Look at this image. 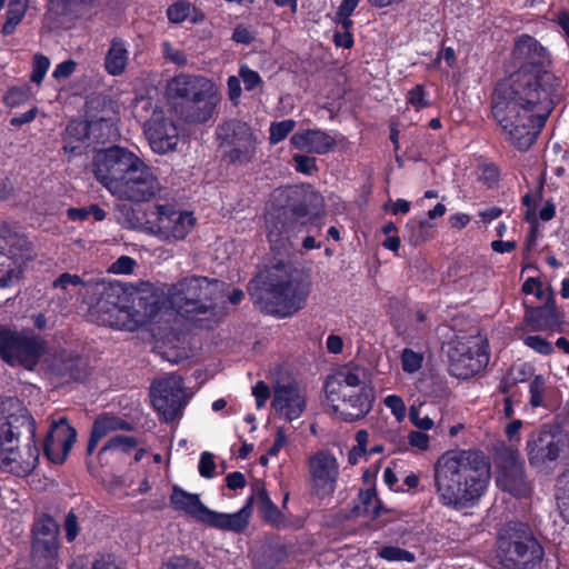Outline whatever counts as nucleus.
<instances>
[{"mask_svg":"<svg viewBox=\"0 0 569 569\" xmlns=\"http://www.w3.org/2000/svg\"><path fill=\"white\" fill-rule=\"evenodd\" d=\"M13 274V261L9 256L0 253V286H8Z\"/></svg>","mask_w":569,"mask_h":569,"instance_id":"obj_55","label":"nucleus"},{"mask_svg":"<svg viewBox=\"0 0 569 569\" xmlns=\"http://www.w3.org/2000/svg\"><path fill=\"white\" fill-rule=\"evenodd\" d=\"M385 405L391 410L398 421H402L406 417V405L403 400L396 395L388 396L385 399Z\"/></svg>","mask_w":569,"mask_h":569,"instance_id":"obj_59","label":"nucleus"},{"mask_svg":"<svg viewBox=\"0 0 569 569\" xmlns=\"http://www.w3.org/2000/svg\"><path fill=\"white\" fill-rule=\"evenodd\" d=\"M99 0H51V6L59 13L67 14L80 9L92 8Z\"/></svg>","mask_w":569,"mask_h":569,"instance_id":"obj_43","label":"nucleus"},{"mask_svg":"<svg viewBox=\"0 0 569 569\" xmlns=\"http://www.w3.org/2000/svg\"><path fill=\"white\" fill-rule=\"evenodd\" d=\"M292 146L308 153L325 154L336 146L333 137L319 129L296 132L290 139Z\"/></svg>","mask_w":569,"mask_h":569,"instance_id":"obj_25","label":"nucleus"},{"mask_svg":"<svg viewBox=\"0 0 569 569\" xmlns=\"http://www.w3.org/2000/svg\"><path fill=\"white\" fill-rule=\"evenodd\" d=\"M341 402L332 405L336 412H339L343 420L356 421L363 418L371 410L372 399L367 392L348 393L347 397H340Z\"/></svg>","mask_w":569,"mask_h":569,"instance_id":"obj_29","label":"nucleus"},{"mask_svg":"<svg viewBox=\"0 0 569 569\" xmlns=\"http://www.w3.org/2000/svg\"><path fill=\"white\" fill-rule=\"evenodd\" d=\"M307 465L311 491L320 498L332 495L339 477L336 456L329 450L321 449L309 456Z\"/></svg>","mask_w":569,"mask_h":569,"instance_id":"obj_15","label":"nucleus"},{"mask_svg":"<svg viewBox=\"0 0 569 569\" xmlns=\"http://www.w3.org/2000/svg\"><path fill=\"white\" fill-rule=\"evenodd\" d=\"M490 465L478 450H450L433 467L439 502L455 510L471 508L485 495L490 481Z\"/></svg>","mask_w":569,"mask_h":569,"instance_id":"obj_2","label":"nucleus"},{"mask_svg":"<svg viewBox=\"0 0 569 569\" xmlns=\"http://www.w3.org/2000/svg\"><path fill=\"white\" fill-rule=\"evenodd\" d=\"M162 53H163V57L177 64V66H184L187 64V56L183 51L181 50H178V49H174L170 42L168 41H164L162 43Z\"/></svg>","mask_w":569,"mask_h":569,"instance_id":"obj_58","label":"nucleus"},{"mask_svg":"<svg viewBox=\"0 0 569 569\" xmlns=\"http://www.w3.org/2000/svg\"><path fill=\"white\" fill-rule=\"evenodd\" d=\"M288 198L292 203L270 210L266 216L268 238L271 242H278L282 238L289 239L291 233L300 231L311 213L310 208L317 209L322 204L321 196L315 191L292 190Z\"/></svg>","mask_w":569,"mask_h":569,"instance_id":"obj_5","label":"nucleus"},{"mask_svg":"<svg viewBox=\"0 0 569 569\" xmlns=\"http://www.w3.org/2000/svg\"><path fill=\"white\" fill-rule=\"evenodd\" d=\"M296 126L295 120L286 119L279 122H272L269 129V141L271 144H277L293 130Z\"/></svg>","mask_w":569,"mask_h":569,"instance_id":"obj_45","label":"nucleus"},{"mask_svg":"<svg viewBox=\"0 0 569 569\" xmlns=\"http://www.w3.org/2000/svg\"><path fill=\"white\" fill-rule=\"evenodd\" d=\"M84 286L88 289L92 288L93 282H84L81 277L78 274H71L69 272H64L60 274L53 282L52 287L56 289H61L63 291H68L70 287Z\"/></svg>","mask_w":569,"mask_h":569,"instance_id":"obj_47","label":"nucleus"},{"mask_svg":"<svg viewBox=\"0 0 569 569\" xmlns=\"http://www.w3.org/2000/svg\"><path fill=\"white\" fill-rule=\"evenodd\" d=\"M408 102L413 106L417 110H420L428 106L426 100V93L422 86H416L408 92Z\"/></svg>","mask_w":569,"mask_h":569,"instance_id":"obj_64","label":"nucleus"},{"mask_svg":"<svg viewBox=\"0 0 569 569\" xmlns=\"http://www.w3.org/2000/svg\"><path fill=\"white\" fill-rule=\"evenodd\" d=\"M137 262L128 256H121L110 267V271L119 274H129L133 271Z\"/></svg>","mask_w":569,"mask_h":569,"instance_id":"obj_61","label":"nucleus"},{"mask_svg":"<svg viewBox=\"0 0 569 569\" xmlns=\"http://www.w3.org/2000/svg\"><path fill=\"white\" fill-rule=\"evenodd\" d=\"M568 447V437L558 427L543 426L533 431L526 445L531 467L545 468L555 462Z\"/></svg>","mask_w":569,"mask_h":569,"instance_id":"obj_10","label":"nucleus"},{"mask_svg":"<svg viewBox=\"0 0 569 569\" xmlns=\"http://www.w3.org/2000/svg\"><path fill=\"white\" fill-rule=\"evenodd\" d=\"M513 58L519 69L497 84L491 111L507 139L520 151L528 150L553 109L550 98L552 74L546 70L548 56L530 36H521Z\"/></svg>","mask_w":569,"mask_h":569,"instance_id":"obj_1","label":"nucleus"},{"mask_svg":"<svg viewBox=\"0 0 569 569\" xmlns=\"http://www.w3.org/2000/svg\"><path fill=\"white\" fill-rule=\"evenodd\" d=\"M190 14V3L187 1H178L171 4L167 10L168 19L173 23L183 22Z\"/></svg>","mask_w":569,"mask_h":569,"instance_id":"obj_51","label":"nucleus"},{"mask_svg":"<svg viewBox=\"0 0 569 569\" xmlns=\"http://www.w3.org/2000/svg\"><path fill=\"white\" fill-rule=\"evenodd\" d=\"M379 556L386 560L389 561H407V562H413L415 561V555L406 549L399 548V547H383L379 551Z\"/></svg>","mask_w":569,"mask_h":569,"instance_id":"obj_48","label":"nucleus"},{"mask_svg":"<svg viewBox=\"0 0 569 569\" xmlns=\"http://www.w3.org/2000/svg\"><path fill=\"white\" fill-rule=\"evenodd\" d=\"M76 429L69 425L66 418L53 422L43 440L46 457L57 465L64 462L76 441Z\"/></svg>","mask_w":569,"mask_h":569,"instance_id":"obj_19","label":"nucleus"},{"mask_svg":"<svg viewBox=\"0 0 569 569\" xmlns=\"http://www.w3.org/2000/svg\"><path fill=\"white\" fill-rule=\"evenodd\" d=\"M360 499L366 515L370 516L371 518H377L380 516L382 506L375 490L368 489L366 491H361Z\"/></svg>","mask_w":569,"mask_h":569,"instance_id":"obj_46","label":"nucleus"},{"mask_svg":"<svg viewBox=\"0 0 569 569\" xmlns=\"http://www.w3.org/2000/svg\"><path fill=\"white\" fill-rule=\"evenodd\" d=\"M216 469L213 455L210 452H202L199 461V473L204 478H212Z\"/></svg>","mask_w":569,"mask_h":569,"instance_id":"obj_62","label":"nucleus"},{"mask_svg":"<svg viewBox=\"0 0 569 569\" xmlns=\"http://www.w3.org/2000/svg\"><path fill=\"white\" fill-rule=\"evenodd\" d=\"M66 140L76 139L78 141L89 140V131L87 120H73L66 128Z\"/></svg>","mask_w":569,"mask_h":569,"instance_id":"obj_50","label":"nucleus"},{"mask_svg":"<svg viewBox=\"0 0 569 569\" xmlns=\"http://www.w3.org/2000/svg\"><path fill=\"white\" fill-rule=\"evenodd\" d=\"M239 77L242 79L244 88L248 91L253 90L257 86L262 83V79L259 73L247 66H242L240 68Z\"/></svg>","mask_w":569,"mask_h":569,"instance_id":"obj_57","label":"nucleus"},{"mask_svg":"<svg viewBox=\"0 0 569 569\" xmlns=\"http://www.w3.org/2000/svg\"><path fill=\"white\" fill-rule=\"evenodd\" d=\"M162 187L153 170L142 160L137 163L124 181L120 183L113 196L121 200L139 203L156 198Z\"/></svg>","mask_w":569,"mask_h":569,"instance_id":"obj_14","label":"nucleus"},{"mask_svg":"<svg viewBox=\"0 0 569 569\" xmlns=\"http://www.w3.org/2000/svg\"><path fill=\"white\" fill-rule=\"evenodd\" d=\"M271 407L286 421L301 417L307 408V392L295 381H277L273 387Z\"/></svg>","mask_w":569,"mask_h":569,"instance_id":"obj_17","label":"nucleus"},{"mask_svg":"<svg viewBox=\"0 0 569 569\" xmlns=\"http://www.w3.org/2000/svg\"><path fill=\"white\" fill-rule=\"evenodd\" d=\"M545 379L541 376H536L529 385L530 392V405L537 408L542 405L543 392H545Z\"/></svg>","mask_w":569,"mask_h":569,"instance_id":"obj_52","label":"nucleus"},{"mask_svg":"<svg viewBox=\"0 0 569 569\" xmlns=\"http://www.w3.org/2000/svg\"><path fill=\"white\" fill-rule=\"evenodd\" d=\"M253 503L258 505L259 512L264 521L278 528L284 525V516L271 501L264 483L260 480H254L251 483V496L246 502V506L250 507V513L252 512Z\"/></svg>","mask_w":569,"mask_h":569,"instance_id":"obj_24","label":"nucleus"},{"mask_svg":"<svg viewBox=\"0 0 569 569\" xmlns=\"http://www.w3.org/2000/svg\"><path fill=\"white\" fill-rule=\"evenodd\" d=\"M194 224L190 212L176 210L169 204H159L150 210L147 232L156 234L166 241L182 240Z\"/></svg>","mask_w":569,"mask_h":569,"instance_id":"obj_11","label":"nucleus"},{"mask_svg":"<svg viewBox=\"0 0 569 569\" xmlns=\"http://www.w3.org/2000/svg\"><path fill=\"white\" fill-rule=\"evenodd\" d=\"M222 158L230 164L244 166L256 157L257 138L251 127L243 121L231 119L216 130Z\"/></svg>","mask_w":569,"mask_h":569,"instance_id":"obj_8","label":"nucleus"},{"mask_svg":"<svg viewBox=\"0 0 569 569\" xmlns=\"http://www.w3.org/2000/svg\"><path fill=\"white\" fill-rule=\"evenodd\" d=\"M92 290L100 296L97 308L104 315L102 321L110 327L123 329L121 322L127 321L122 316L129 315L130 288L120 282H93Z\"/></svg>","mask_w":569,"mask_h":569,"instance_id":"obj_13","label":"nucleus"},{"mask_svg":"<svg viewBox=\"0 0 569 569\" xmlns=\"http://www.w3.org/2000/svg\"><path fill=\"white\" fill-rule=\"evenodd\" d=\"M129 60V51L124 40L113 38L104 58V68L111 76H120L124 72Z\"/></svg>","mask_w":569,"mask_h":569,"instance_id":"obj_35","label":"nucleus"},{"mask_svg":"<svg viewBox=\"0 0 569 569\" xmlns=\"http://www.w3.org/2000/svg\"><path fill=\"white\" fill-rule=\"evenodd\" d=\"M118 222L126 229L147 232L149 227L150 210L141 211L128 204L118 206L116 209Z\"/></svg>","mask_w":569,"mask_h":569,"instance_id":"obj_37","label":"nucleus"},{"mask_svg":"<svg viewBox=\"0 0 569 569\" xmlns=\"http://www.w3.org/2000/svg\"><path fill=\"white\" fill-rule=\"evenodd\" d=\"M310 287V278L301 270L278 262L250 281L248 291L257 301L266 300L268 312L290 317L305 307Z\"/></svg>","mask_w":569,"mask_h":569,"instance_id":"obj_3","label":"nucleus"},{"mask_svg":"<svg viewBox=\"0 0 569 569\" xmlns=\"http://www.w3.org/2000/svg\"><path fill=\"white\" fill-rule=\"evenodd\" d=\"M131 429L132 426L121 418L113 416H102L98 418L91 428L90 438L87 445V455L90 456L97 448L99 441L109 432Z\"/></svg>","mask_w":569,"mask_h":569,"instance_id":"obj_31","label":"nucleus"},{"mask_svg":"<svg viewBox=\"0 0 569 569\" xmlns=\"http://www.w3.org/2000/svg\"><path fill=\"white\" fill-rule=\"evenodd\" d=\"M141 159L121 147H111L97 152L93 159V172L97 180L112 194L124 181Z\"/></svg>","mask_w":569,"mask_h":569,"instance_id":"obj_9","label":"nucleus"},{"mask_svg":"<svg viewBox=\"0 0 569 569\" xmlns=\"http://www.w3.org/2000/svg\"><path fill=\"white\" fill-rule=\"evenodd\" d=\"M150 396L152 406L166 422L180 417L187 403L183 380L170 375L152 383Z\"/></svg>","mask_w":569,"mask_h":569,"instance_id":"obj_12","label":"nucleus"},{"mask_svg":"<svg viewBox=\"0 0 569 569\" xmlns=\"http://www.w3.org/2000/svg\"><path fill=\"white\" fill-rule=\"evenodd\" d=\"M26 4L20 0H11L7 11V19L2 26L1 32L4 36L11 34L16 27L21 22L26 13Z\"/></svg>","mask_w":569,"mask_h":569,"instance_id":"obj_39","label":"nucleus"},{"mask_svg":"<svg viewBox=\"0 0 569 569\" xmlns=\"http://www.w3.org/2000/svg\"><path fill=\"white\" fill-rule=\"evenodd\" d=\"M163 569H202L200 563L193 559L179 556L170 558Z\"/></svg>","mask_w":569,"mask_h":569,"instance_id":"obj_56","label":"nucleus"},{"mask_svg":"<svg viewBox=\"0 0 569 569\" xmlns=\"http://www.w3.org/2000/svg\"><path fill=\"white\" fill-rule=\"evenodd\" d=\"M525 345L546 356L550 355L553 350L552 345L539 336H529L525 338Z\"/></svg>","mask_w":569,"mask_h":569,"instance_id":"obj_60","label":"nucleus"},{"mask_svg":"<svg viewBox=\"0 0 569 569\" xmlns=\"http://www.w3.org/2000/svg\"><path fill=\"white\" fill-rule=\"evenodd\" d=\"M50 66V60L43 54H36L33 58V69L31 73V81L40 84L44 78L46 72Z\"/></svg>","mask_w":569,"mask_h":569,"instance_id":"obj_53","label":"nucleus"},{"mask_svg":"<svg viewBox=\"0 0 569 569\" xmlns=\"http://www.w3.org/2000/svg\"><path fill=\"white\" fill-rule=\"evenodd\" d=\"M525 320L536 331H559L563 323L562 313L557 310L552 295L541 307H527Z\"/></svg>","mask_w":569,"mask_h":569,"instance_id":"obj_22","label":"nucleus"},{"mask_svg":"<svg viewBox=\"0 0 569 569\" xmlns=\"http://www.w3.org/2000/svg\"><path fill=\"white\" fill-rule=\"evenodd\" d=\"M129 300V315L123 316L127 321L121 322L123 329L128 331H133L152 320L162 308L159 296L150 288H130Z\"/></svg>","mask_w":569,"mask_h":569,"instance_id":"obj_16","label":"nucleus"},{"mask_svg":"<svg viewBox=\"0 0 569 569\" xmlns=\"http://www.w3.org/2000/svg\"><path fill=\"white\" fill-rule=\"evenodd\" d=\"M497 465L500 469V472H503L506 470L523 466V461L518 450L512 448H503L497 456Z\"/></svg>","mask_w":569,"mask_h":569,"instance_id":"obj_42","label":"nucleus"},{"mask_svg":"<svg viewBox=\"0 0 569 569\" xmlns=\"http://www.w3.org/2000/svg\"><path fill=\"white\" fill-rule=\"evenodd\" d=\"M213 87L216 84L203 76L179 73L168 81L167 90L171 98L181 100L180 104H188Z\"/></svg>","mask_w":569,"mask_h":569,"instance_id":"obj_20","label":"nucleus"},{"mask_svg":"<svg viewBox=\"0 0 569 569\" xmlns=\"http://www.w3.org/2000/svg\"><path fill=\"white\" fill-rule=\"evenodd\" d=\"M360 0H342L335 16V22L341 28H352L350 16L358 7Z\"/></svg>","mask_w":569,"mask_h":569,"instance_id":"obj_44","label":"nucleus"},{"mask_svg":"<svg viewBox=\"0 0 569 569\" xmlns=\"http://www.w3.org/2000/svg\"><path fill=\"white\" fill-rule=\"evenodd\" d=\"M447 355L449 372L459 379L473 377L488 361L487 355L481 348L478 347L473 350L462 341L450 343Z\"/></svg>","mask_w":569,"mask_h":569,"instance_id":"obj_18","label":"nucleus"},{"mask_svg":"<svg viewBox=\"0 0 569 569\" xmlns=\"http://www.w3.org/2000/svg\"><path fill=\"white\" fill-rule=\"evenodd\" d=\"M146 134L152 150L157 153L172 151L179 139L177 127L168 118L150 121Z\"/></svg>","mask_w":569,"mask_h":569,"instance_id":"obj_23","label":"nucleus"},{"mask_svg":"<svg viewBox=\"0 0 569 569\" xmlns=\"http://www.w3.org/2000/svg\"><path fill=\"white\" fill-rule=\"evenodd\" d=\"M497 483L502 490L513 496H526L529 492L525 477V466L499 472Z\"/></svg>","mask_w":569,"mask_h":569,"instance_id":"obj_36","label":"nucleus"},{"mask_svg":"<svg viewBox=\"0 0 569 569\" xmlns=\"http://www.w3.org/2000/svg\"><path fill=\"white\" fill-rule=\"evenodd\" d=\"M57 536L34 537L31 561L34 569H56L59 562Z\"/></svg>","mask_w":569,"mask_h":569,"instance_id":"obj_26","label":"nucleus"},{"mask_svg":"<svg viewBox=\"0 0 569 569\" xmlns=\"http://www.w3.org/2000/svg\"><path fill=\"white\" fill-rule=\"evenodd\" d=\"M87 123L90 143L104 144L116 140L119 134L116 121L111 117L90 114L87 118Z\"/></svg>","mask_w":569,"mask_h":569,"instance_id":"obj_33","label":"nucleus"},{"mask_svg":"<svg viewBox=\"0 0 569 569\" xmlns=\"http://www.w3.org/2000/svg\"><path fill=\"white\" fill-rule=\"evenodd\" d=\"M19 419L11 420L9 419L7 423L0 427V449H1V463L4 467H10L13 462H19L18 456L19 451L16 445L18 437L20 436V431L18 430V426L14 423L18 422Z\"/></svg>","mask_w":569,"mask_h":569,"instance_id":"obj_32","label":"nucleus"},{"mask_svg":"<svg viewBox=\"0 0 569 569\" xmlns=\"http://www.w3.org/2000/svg\"><path fill=\"white\" fill-rule=\"evenodd\" d=\"M249 518L250 507L244 505L234 513H219L209 509L204 523L221 530L240 532L247 528Z\"/></svg>","mask_w":569,"mask_h":569,"instance_id":"obj_30","label":"nucleus"},{"mask_svg":"<svg viewBox=\"0 0 569 569\" xmlns=\"http://www.w3.org/2000/svg\"><path fill=\"white\" fill-rule=\"evenodd\" d=\"M170 503L174 510L182 511L202 523H204L209 512V509L201 502L198 495L187 492L178 486L172 488Z\"/></svg>","mask_w":569,"mask_h":569,"instance_id":"obj_28","label":"nucleus"},{"mask_svg":"<svg viewBox=\"0 0 569 569\" xmlns=\"http://www.w3.org/2000/svg\"><path fill=\"white\" fill-rule=\"evenodd\" d=\"M47 350L46 340L32 331L0 326V358L11 367L32 371Z\"/></svg>","mask_w":569,"mask_h":569,"instance_id":"obj_7","label":"nucleus"},{"mask_svg":"<svg viewBox=\"0 0 569 569\" xmlns=\"http://www.w3.org/2000/svg\"><path fill=\"white\" fill-rule=\"evenodd\" d=\"M543 549L529 527L519 521L507 522L497 539V558L506 569H532L542 560Z\"/></svg>","mask_w":569,"mask_h":569,"instance_id":"obj_4","label":"nucleus"},{"mask_svg":"<svg viewBox=\"0 0 569 569\" xmlns=\"http://www.w3.org/2000/svg\"><path fill=\"white\" fill-rule=\"evenodd\" d=\"M432 224L427 220H411L407 224L408 240L413 246H419L433 237Z\"/></svg>","mask_w":569,"mask_h":569,"instance_id":"obj_38","label":"nucleus"},{"mask_svg":"<svg viewBox=\"0 0 569 569\" xmlns=\"http://www.w3.org/2000/svg\"><path fill=\"white\" fill-rule=\"evenodd\" d=\"M219 102L218 89L213 87L194 101L188 104H180L179 113L188 123H206L214 116Z\"/></svg>","mask_w":569,"mask_h":569,"instance_id":"obj_21","label":"nucleus"},{"mask_svg":"<svg viewBox=\"0 0 569 569\" xmlns=\"http://www.w3.org/2000/svg\"><path fill=\"white\" fill-rule=\"evenodd\" d=\"M401 363L403 371L413 373L421 368L422 356L409 348H406L401 355Z\"/></svg>","mask_w":569,"mask_h":569,"instance_id":"obj_49","label":"nucleus"},{"mask_svg":"<svg viewBox=\"0 0 569 569\" xmlns=\"http://www.w3.org/2000/svg\"><path fill=\"white\" fill-rule=\"evenodd\" d=\"M293 161L296 163V169L299 172L311 174L317 170L316 159L305 156V154H295Z\"/></svg>","mask_w":569,"mask_h":569,"instance_id":"obj_63","label":"nucleus"},{"mask_svg":"<svg viewBox=\"0 0 569 569\" xmlns=\"http://www.w3.org/2000/svg\"><path fill=\"white\" fill-rule=\"evenodd\" d=\"M426 391L436 398H445L449 395V388L441 377H431L429 380L423 381Z\"/></svg>","mask_w":569,"mask_h":569,"instance_id":"obj_54","label":"nucleus"},{"mask_svg":"<svg viewBox=\"0 0 569 569\" xmlns=\"http://www.w3.org/2000/svg\"><path fill=\"white\" fill-rule=\"evenodd\" d=\"M51 371L59 378L81 381L88 375V362L77 355L63 351L54 358Z\"/></svg>","mask_w":569,"mask_h":569,"instance_id":"obj_27","label":"nucleus"},{"mask_svg":"<svg viewBox=\"0 0 569 569\" xmlns=\"http://www.w3.org/2000/svg\"><path fill=\"white\" fill-rule=\"evenodd\" d=\"M222 283L207 277L191 276L173 283L168 289L171 307L182 316L206 313L221 293Z\"/></svg>","mask_w":569,"mask_h":569,"instance_id":"obj_6","label":"nucleus"},{"mask_svg":"<svg viewBox=\"0 0 569 569\" xmlns=\"http://www.w3.org/2000/svg\"><path fill=\"white\" fill-rule=\"evenodd\" d=\"M360 385V378L352 370L340 371L337 376L330 378L326 383L327 398L333 403L340 397H347V388H355Z\"/></svg>","mask_w":569,"mask_h":569,"instance_id":"obj_34","label":"nucleus"},{"mask_svg":"<svg viewBox=\"0 0 569 569\" xmlns=\"http://www.w3.org/2000/svg\"><path fill=\"white\" fill-rule=\"evenodd\" d=\"M138 441L133 437L129 436H116L109 439L103 447L99 450L98 457L101 459L108 451L114 450L120 452H129L134 449Z\"/></svg>","mask_w":569,"mask_h":569,"instance_id":"obj_40","label":"nucleus"},{"mask_svg":"<svg viewBox=\"0 0 569 569\" xmlns=\"http://www.w3.org/2000/svg\"><path fill=\"white\" fill-rule=\"evenodd\" d=\"M39 449L36 445H29L27 447V452L24 456H21L19 452L18 459L19 462H13L11 466V470L22 473H30L38 465L39 461Z\"/></svg>","mask_w":569,"mask_h":569,"instance_id":"obj_41","label":"nucleus"}]
</instances>
